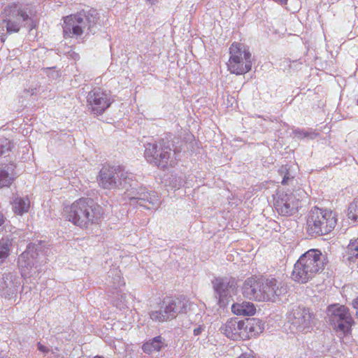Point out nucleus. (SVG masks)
Masks as SVG:
<instances>
[{
  "mask_svg": "<svg viewBox=\"0 0 358 358\" xmlns=\"http://www.w3.org/2000/svg\"><path fill=\"white\" fill-rule=\"evenodd\" d=\"M294 134L297 138H308L310 139H314L318 136V133L315 132L312 129H296L294 131Z\"/></svg>",
  "mask_w": 358,
  "mask_h": 358,
  "instance_id": "nucleus-28",
  "label": "nucleus"
},
{
  "mask_svg": "<svg viewBox=\"0 0 358 358\" xmlns=\"http://www.w3.org/2000/svg\"><path fill=\"white\" fill-rule=\"evenodd\" d=\"M189 301L182 297H168L163 300L161 308L149 312L150 318L156 322H164L186 312Z\"/></svg>",
  "mask_w": 358,
  "mask_h": 358,
  "instance_id": "nucleus-8",
  "label": "nucleus"
},
{
  "mask_svg": "<svg viewBox=\"0 0 358 358\" xmlns=\"http://www.w3.org/2000/svg\"><path fill=\"white\" fill-rule=\"evenodd\" d=\"M113 102L110 92L101 87H95L87 96V106L94 115H102Z\"/></svg>",
  "mask_w": 358,
  "mask_h": 358,
  "instance_id": "nucleus-13",
  "label": "nucleus"
},
{
  "mask_svg": "<svg viewBox=\"0 0 358 358\" xmlns=\"http://www.w3.org/2000/svg\"><path fill=\"white\" fill-rule=\"evenodd\" d=\"M0 358H3V357H0Z\"/></svg>",
  "mask_w": 358,
  "mask_h": 358,
  "instance_id": "nucleus-43",
  "label": "nucleus"
},
{
  "mask_svg": "<svg viewBox=\"0 0 358 358\" xmlns=\"http://www.w3.org/2000/svg\"><path fill=\"white\" fill-rule=\"evenodd\" d=\"M0 17L9 34L19 32L22 27H27L29 30L35 27L34 22L27 10L15 3L5 7Z\"/></svg>",
  "mask_w": 358,
  "mask_h": 358,
  "instance_id": "nucleus-6",
  "label": "nucleus"
},
{
  "mask_svg": "<svg viewBox=\"0 0 358 358\" xmlns=\"http://www.w3.org/2000/svg\"><path fill=\"white\" fill-rule=\"evenodd\" d=\"M165 346L164 339L161 336H157L145 341L142 345V350L143 352L150 355L153 352H159Z\"/></svg>",
  "mask_w": 358,
  "mask_h": 358,
  "instance_id": "nucleus-22",
  "label": "nucleus"
},
{
  "mask_svg": "<svg viewBox=\"0 0 358 358\" xmlns=\"http://www.w3.org/2000/svg\"><path fill=\"white\" fill-rule=\"evenodd\" d=\"M109 283L113 289H117L124 285L121 271L117 268H111L108 271Z\"/></svg>",
  "mask_w": 358,
  "mask_h": 358,
  "instance_id": "nucleus-26",
  "label": "nucleus"
},
{
  "mask_svg": "<svg viewBox=\"0 0 358 358\" xmlns=\"http://www.w3.org/2000/svg\"><path fill=\"white\" fill-rule=\"evenodd\" d=\"M229 54L227 66L231 73L243 75L251 70L252 55L244 44L233 43L229 48Z\"/></svg>",
  "mask_w": 358,
  "mask_h": 358,
  "instance_id": "nucleus-9",
  "label": "nucleus"
},
{
  "mask_svg": "<svg viewBox=\"0 0 358 358\" xmlns=\"http://www.w3.org/2000/svg\"><path fill=\"white\" fill-rule=\"evenodd\" d=\"M327 258L320 250L311 249L303 254L294 264L292 273L294 281L305 284L324 270Z\"/></svg>",
  "mask_w": 358,
  "mask_h": 358,
  "instance_id": "nucleus-3",
  "label": "nucleus"
},
{
  "mask_svg": "<svg viewBox=\"0 0 358 358\" xmlns=\"http://www.w3.org/2000/svg\"><path fill=\"white\" fill-rule=\"evenodd\" d=\"M10 141L6 138H0V156L8 152L11 150Z\"/></svg>",
  "mask_w": 358,
  "mask_h": 358,
  "instance_id": "nucleus-31",
  "label": "nucleus"
},
{
  "mask_svg": "<svg viewBox=\"0 0 358 358\" xmlns=\"http://www.w3.org/2000/svg\"><path fill=\"white\" fill-rule=\"evenodd\" d=\"M243 320L237 318L228 320L221 327V331L231 340H243L242 328Z\"/></svg>",
  "mask_w": 358,
  "mask_h": 358,
  "instance_id": "nucleus-20",
  "label": "nucleus"
},
{
  "mask_svg": "<svg viewBox=\"0 0 358 358\" xmlns=\"http://www.w3.org/2000/svg\"><path fill=\"white\" fill-rule=\"evenodd\" d=\"M238 358H255V357L248 354H242Z\"/></svg>",
  "mask_w": 358,
  "mask_h": 358,
  "instance_id": "nucleus-37",
  "label": "nucleus"
},
{
  "mask_svg": "<svg viewBox=\"0 0 358 358\" xmlns=\"http://www.w3.org/2000/svg\"><path fill=\"white\" fill-rule=\"evenodd\" d=\"M278 171L280 175L282 176L281 182L282 185H287L289 181L294 178V176L289 173V169L287 166H282Z\"/></svg>",
  "mask_w": 358,
  "mask_h": 358,
  "instance_id": "nucleus-30",
  "label": "nucleus"
},
{
  "mask_svg": "<svg viewBox=\"0 0 358 358\" xmlns=\"http://www.w3.org/2000/svg\"><path fill=\"white\" fill-rule=\"evenodd\" d=\"M345 257L350 263L358 265V238L350 241Z\"/></svg>",
  "mask_w": 358,
  "mask_h": 358,
  "instance_id": "nucleus-25",
  "label": "nucleus"
},
{
  "mask_svg": "<svg viewBox=\"0 0 358 358\" xmlns=\"http://www.w3.org/2000/svg\"><path fill=\"white\" fill-rule=\"evenodd\" d=\"M231 311L237 315H252L256 312V308L252 302L243 301L234 303Z\"/></svg>",
  "mask_w": 358,
  "mask_h": 358,
  "instance_id": "nucleus-24",
  "label": "nucleus"
},
{
  "mask_svg": "<svg viewBox=\"0 0 358 358\" xmlns=\"http://www.w3.org/2000/svg\"><path fill=\"white\" fill-rule=\"evenodd\" d=\"M43 242L37 241L27 245V249L18 257L17 264L22 277L35 274L38 266L43 262Z\"/></svg>",
  "mask_w": 358,
  "mask_h": 358,
  "instance_id": "nucleus-7",
  "label": "nucleus"
},
{
  "mask_svg": "<svg viewBox=\"0 0 358 358\" xmlns=\"http://www.w3.org/2000/svg\"><path fill=\"white\" fill-rule=\"evenodd\" d=\"M348 215L350 220L358 221V199L350 204Z\"/></svg>",
  "mask_w": 358,
  "mask_h": 358,
  "instance_id": "nucleus-29",
  "label": "nucleus"
},
{
  "mask_svg": "<svg viewBox=\"0 0 358 358\" xmlns=\"http://www.w3.org/2000/svg\"><path fill=\"white\" fill-rule=\"evenodd\" d=\"M3 31H4L3 28H2L1 29H0V34H3Z\"/></svg>",
  "mask_w": 358,
  "mask_h": 358,
  "instance_id": "nucleus-40",
  "label": "nucleus"
},
{
  "mask_svg": "<svg viewBox=\"0 0 358 358\" xmlns=\"http://www.w3.org/2000/svg\"><path fill=\"white\" fill-rule=\"evenodd\" d=\"M15 165L8 164L0 166V188L9 186L15 178Z\"/></svg>",
  "mask_w": 358,
  "mask_h": 358,
  "instance_id": "nucleus-21",
  "label": "nucleus"
},
{
  "mask_svg": "<svg viewBox=\"0 0 358 358\" xmlns=\"http://www.w3.org/2000/svg\"><path fill=\"white\" fill-rule=\"evenodd\" d=\"M145 148V157L150 163L162 169L173 166L174 162L171 158L175 153H172L169 142L161 139L157 143H147Z\"/></svg>",
  "mask_w": 358,
  "mask_h": 358,
  "instance_id": "nucleus-11",
  "label": "nucleus"
},
{
  "mask_svg": "<svg viewBox=\"0 0 358 358\" xmlns=\"http://www.w3.org/2000/svg\"><path fill=\"white\" fill-rule=\"evenodd\" d=\"M120 297H121L120 299H117L113 301V305L115 306L120 310H122V309H124L127 306V302H126V299H125V296L121 295Z\"/></svg>",
  "mask_w": 358,
  "mask_h": 358,
  "instance_id": "nucleus-32",
  "label": "nucleus"
},
{
  "mask_svg": "<svg viewBox=\"0 0 358 358\" xmlns=\"http://www.w3.org/2000/svg\"><path fill=\"white\" fill-rule=\"evenodd\" d=\"M287 292L286 286L275 278H269L262 282V294L265 301H274L276 297Z\"/></svg>",
  "mask_w": 358,
  "mask_h": 358,
  "instance_id": "nucleus-17",
  "label": "nucleus"
},
{
  "mask_svg": "<svg viewBox=\"0 0 358 358\" xmlns=\"http://www.w3.org/2000/svg\"><path fill=\"white\" fill-rule=\"evenodd\" d=\"M11 246L12 239L9 237H4L0 239V262L8 258Z\"/></svg>",
  "mask_w": 358,
  "mask_h": 358,
  "instance_id": "nucleus-27",
  "label": "nucleus"
},
{
  "mask_svg": "<svg viewBox=\"0 0 358 358\" xmlns=\"http://www.w3.org/2000/svg\"><path fill=\"white\" fill-rule=\"evenodd\" d=\"M287 320L291 324L292 331L307 333L315 324V315L309 308L294 306L288 313Z\"/></svg>",
  "mask_w": 358,
  "mask_h": 358,
  "instance_id": "nucleus-12",
  "label": "nucleus"
},
{
  "mask_svg": "<svg viewBox=\"0 0 358 358\" xmlns=\"http://www.w3.org/2000/svg\"><path fill=\"white\" fill-rule=\"evenodd\" d=\"M5 39L6 38L3 36H1V42H4Z\"/></svg>",
  "mask_w": 358,
  "mask_h": 358,
  "instance_id": "nucleus-41",
  "label": "nucleus"
},
{
  "mask_svg": "<svg viewBox=\"0 0 358 358\" xmlns=\"http://www.w3.org/2000/svg\"><path fill=\"white\" fill-rule=\"evenodd\" d=\"M337 217L330 210L313 207L309 211L306 220V230L312 236L330 233L336 227Z\"/></svg>",
  "mask_w": 358,
  "mask_h": 358,
  "instance_id": "nucleus-4",
  "label": "nucleus"
},
{
  "mask_svg": "<svg viewBox=\"0 0 358 358\" xmlns=\"http://www.w3.org/2000/svg\"><path fill=\"white\" fill-rule=\"evenodd\" d=\"M242 292L244 297L248 299L264 301L262 294V282L257 277L252 276L245 280Z\"/></svg>",
  "mask_w": 358,
  "mask_h": 358,
  "instance_id": "nucleus-18",
  "label": "nucleus"
},
{
  "mask_svg": "<svg viewBox=\"0 0 358 358\" xmlns=\"http://www.w3.org/2000/svg\"><path fill=\"white\" fill-rule=\"evenodd\" d=\"M66 219L81 229L98 224L102 218V208L90 198H81L64 208Z\"/></svg>",
  "mask_w": 358,
  "mask_h": 358,
  "instance_id": "nucleus-2",
  "label": "nucleus"
},
{
  "mask_svg": "<svg viewBox=\"0 0 358 358\" xmlns=\"http://www.w3.org/2000/svg\"><path fill=\"white\" fill-rule=\"evenodd\" d=\"M180 185H181L180 184H178H178H175V185H173V188H174V189H179Z\"/></svg>",
  "mask_w": 358,
  "mask_h": 358,
  "instance_id": "nucleus-38",
  "label": "nucleus"
},
{
  "mask_svg": "<svg viewBox=\"0 0 358 358\" xmlns=\"http://www.w3.org/2000/svg\"><path fill=\"white\" fill-rule=\"evenodd\" d=\"M352 306L354 308L357 310L356 315L358 317V297L354 299V301H352Z\"/></svg>",
  "mask_w": 358,
  "mask_h": 358,
  "instance_id": "nucleus-36",
  "label": "nucleus"
},
{
  "mask_svg": "<svg viewBox=\"0 0 358 358\" xmlns=\"http://www.w3.org/2000/svg\"><path fill=\"white\" fill-rule=\"evenodd\" d=\"M22 280L16 272L5 273L0 277V295L6 299L17 296Z\"/></svg>",
  "mask_w": 358,
  "mask_h": 358,
  "instance_id": "nucleus-16",
  "label": "nucleus"
},
{
  "mask_svg": "<svg viewBox=\"0 0 358 358\" xmlns=\"http://www.w3.org/2000/svg\"><path fill=\"white\" fill-rule=\"evenodd\" d=\"M94 358H104L103 357H101V356H96L94 357Z\"/></svg>",
  "mask_w": 358,
  "mask_h": 358,
  "instance_id": "nucleus-42",
  "label": "nucleus"
},
{
  "mask_svg": "<svg viewBox=\"0 0 358 358\" xmlns=\"http://www.w3.org/2000/svg\"><path fill=\"white\" fill-rule=\"evenodd\" d=\"M11 204L13 212L18 215L27 213L30 208V201L27 196L15 195L13 196Z\"/></svg>",
  "mask_w": 358,
  "mask_h": 358,
  "instance_id": "nucleus-23",
  "label": "nucleus"
},
{
  "mask_svg": "<svg viewBox=\"0 0 358 358\" xmlns=\"http://www.w3.org/2000/svg\"><path fill=\"white\" fill-rule=\"evenodd\" d=\"M98 18V13L94 9L65 17L63 26L64 36L71 38L81 36L87 27L89 31L92 32Z\"/></svg>",
  "mask_w": 358,
  "mask_h": 358,
  "instance_id": "nucleus-5",
  "label": "nucleus"
},
{
  "mask_svg": "<svg viewBox=\"0 0 358 358\" xmlns=\"http://www.w3.org/2000/svg\"><path fill=\"white\" fill-rule=\"evenodd\" d=\"M117 344L114 343L113 348H114V350L116 352L120 353V349H122V350L124 349V344L122 342L120 341H117Z\"/></svg>",
  "mask_w": 358,
  "mask_h": 358,
  "instance_id": "nucleus-33",
  "label": "nucleus"
},
{
  "mask_svg": "<svg viewBox=\"0 0 358 358\" xmlns=\"http://www.w3.org/2000/svg\"><path fill=\"white\" fill-rule=\"evenodd\" d=\"M150 3L154 4L158 2L159 0H148Z\"/></svg>",
  "mask_w": 358,
  "mask_h": 358,
  "instance_id": "nucleus-39",
  "label": "nucleus"
},
{
  "mask_svg": "<svg viewBox=\"0 0 358 358\" xmlns=\"http://www.w3.org/2000/svg\"><path fill=\"white\" fill-rule=\"evenodd\" d=\"M212 285L218 304L221 307L225 306L236 290V280L229 277H217L212 280Z\"/></svg>",
  "mask_w": 358,
  "mask_h": 358,
  "instance_id": "nucleus-14",
  "label": "nucleus"
},
{
  "mask_svg": "<svg viewBox=\"0 0 358 358\" xmlns=\"http://www.w3.org/2000/svg\"><path fill=\"white\" fill-rule=\"evenodd\" d=\"M204 328L203 327V326L201 325H199V327H197L196 328H195L194 329V336H199L201 334V332L203 331Z\"/></svg>",
  "mask_w": 358,
  "mask_h": 358,
  "instance_id": "nucleus-35",
  "label": "nucleus"
},
{
  "mask_svg": "<svg viewBox=\"0 0 358 358\" xmlns=\"http://www.w3.org/2000/svg\"><path fill=\"white\" fill-rule=\"evenodd\" d=\"M37 348H38V350L40 352H43V353H45V354L48 353V352H49V351H50V349H49L48 347H46V346H45V345H42L40 342H38V343H37Z\"/></svg>",
  "mask_w": 358,
  "mask_h": 358,
  "instance_id": "nucleus-34",
  "label": "nucleus"
},
{
  "mask_svg": "<svg viewBox=\"0 0 358 358\" xmlns=\"http://www.w3.org/2000/svg\"><path fill=\"white\" fill-rule=\"evenodd\" d=\"M99 183L104 189H126V197L130 205L143 206L146 209H157L160 205L159 194L144 187H137L133 173L120 166H103L99 176Z\"/></svg>",
  "mask_w": 358,
  "mask_h": 358,
  "instance_id": "nucleus-1",
  "label": "nucleus"
},
{
  "mask_svg": "<svg viewBox=\"0 0 358 358\" xmlns=\"http://www.w3.org/2000/svg\"><path fill=\"white\" fill-rule=\"evenodd\" d=\"M299 200L292 193L278 192L275 197L274 208L282 216H289L299 208Z\"/></svg>",
  "mask_w": 358,
  "mask_h": 358,
  "instance_id": "nucleus-15",
  "label": "nucleus"
},
{
  "mask_svg": "<svg viewBox=\"0 0 358 358\" xmlns=\"http://www.w3.org/2000/svg\"><path fill=\"white\" fill-rule=\"evenodd\" d=\"M327 313L330 324L337 334L345 336L351 333L354 320L348 307L332 304L327 308Z\"/></svg>",
  "mask_w": 358,
  "mask_h": 358,
  "instance_id": "nucleus-10",
  "label": "nucleus"
},
{
  "mask_svg": "<svg viewBox=\"0 0 358 358\" xmlns=\"http://www.w3.org/2000/svg\"><path fill=\"white\" fill-rule=\"evenodd\" d=\"M243 340L256 338L264 331V324L258 318H247L242 322Z\"/></svg>",
  "mask_w": 358,
  "mask_h": 358,
  "instance_id": "nucleus-19",
  "label": "nucleus"
}]
</instances>
